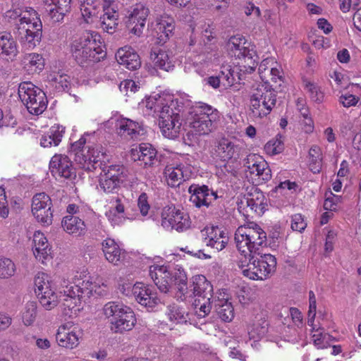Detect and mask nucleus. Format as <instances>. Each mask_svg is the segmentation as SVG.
Returning a JSON list of instances; mask_svg holds the SVG:
<instances>
[{
    "label": "nucleus",
    "mask_w": 361,
    "mask_h": 361,
    "mask_svg": "<svg viewBox=\"0 0 361 361\" xmlns=\"http://www.w3.org/2000/svg\"><path fill=\"white\" fill-rule=\"evenodd\" d=\"M137 206L140 210L142 215L146 216L150 207L147 202V195L146 193L142 192L139 196L137 200Z\"/></svg>",
    "instance_id": "338daca9"
},
{
    "label": "nucleus",
    "mask_w": 361,
    "mask_h": 361,
    "mask_svg": "<svg viewBox=\"0 0 361 361\" xmlns=\"http://www.w3.org/2000/svg\"><path fill=\"white\" fill-rule=\"evenodd\" d=\"M262 158V157L255 154H250L244 159V166L247 169L250 173L254 174L255 166L258 164Z\"/></svg>",
    "instance_id": "680f3d73"
},
{
    "label": "nucleus",
    "mask_w": 361,
    "mask_h": 361,
    "mask_svg": "<svg viewBox=\"0 0 361 361\" xmlns=\"http://www.w3.org/2000/svg\"><path fill=\"white\" fill-rule=\"evenodd\" d=\"M243 228H239L235 234V241L238 251L243 256L244 259H240L239 263L246 262L247 258L254 255L259 254L256 249L252 247V244L247 238L244 236Z\"/></svg>",
    "instance_id": "bb28decb"
},
{
    "label": "nucleus",
    "mask_w": 361,
    "mask_h": 361,
    "mask_svg": "<svg viewBox=\"0 0 361 361\" xmlns=\"http://www.w3.org/2000/svg\"><path fill=\"white\" fill-rule=\"evenodd\" d=\"M303 85L313 102L319 104L323 102L324 93L319 85L307 80H303Z\"/></svg>",
    "instance_id": "ea45409f"
},
{
    "label": "nucleus",
    "mask_w": 361,
    "mask_h": 361,
    "mask_svg": "<svg viewBox=\"0 0 361 361\" xmlns=\"http://www.w3.org/2000/svg\"><path fill=\"white\" fill-rule=\"evenodd\" d=\"M29 18L16 30L13 35L17 40L28 49H33L39 45L42 37V23L37 12L31 7H25Z\"/></svg>",
    "instance_id": "f257e3e1"
},
{
    "label": "nucleus",
    "mask_w": 361,
    "mask_h": 361,
    "mask_svg": "<svg viewBox=\"0 0 361 361\" xmlns=\"http://www.w3.org/2000/svg\"><path fill=\"white\" fill-rule=\"evenodd\" d=\"M238 147L228 139L222 138L216 146V152L224 160L231 159L238 152Z\"/></svg>",
    "instance_id": "c9c22d12"
},
{
    "label": "nucleus",
    "mask_w": 361,
    "mask_h": 361,
    "mask_svg": "<svg viewBox=\"0 0 361 361\" xmlns=\"http://www.w3.org/2000/svg\"><path fill=\"white\" fill-rule=\"evenodd\" d=\"M37 315V303L34 301H30L25 305V310L23 314V322L25 325H31L35 319Z\"/></svg>",
    "instance_id": "3c124183"
},
{
    "label": "nucleus",
    "mask_w": 361,
    "mask_h": 361,
    "mask_svg": "<svg viewBox=\"0 0 361 361\" xmlns=\"http://www.w3.org/2000/svg\"><path fill=\"white\" fill-rule=\"evenodd\" d=\"M18 94L30 114L39 115L47 109L48 100L46 94L31 82H20Z\"/></svg>",
    "instance_id": "6e6552de"
},
{
    "label": "nucleus",
    "mask_w": 361,
    "mask_h": 361,
    "mask_svg": "<svg viewBox=\"0 0 361 361\" xmlns=\"http://www.w3.org/2000/svg\"><path fill=\"white\" fill-rule=\"evenodd\" d=\"M97 49L102 48L97 43V40L92 34L89 32L84 33L71 44V51L83 49L90 52L91 50Z\"/></svg>",
    "instance_id": "2f4dec72"
},
{
    "label": "nucleus",
    "mask_w": 361,
    "mask_h": 361,
    "mask_svg": "<svg viewBox=\"0 0 361 361\" xmlns=\"http://www.w3.org/2000/svg\"><path fill=\"white\" fill-rule=\"evenodd\" d=\"M27 66L35 67V71H41L44 68V60L41 55L38 54H30L26 59Z\"/></svg>",
    "instance_id": "4d7b16f0"
},
{
    "label": "nucleus",
    "mask_w": 361,
    "mask_h": 361,
    "mask_svg": "<svg viewBox=\"0 0 361 361\" xmlns=\"http://www.w3.org/2000/svg\"><path fill=\"white\" fill-rule=\"evenodd\" d=\"M131 154L135 161H141L145 168L152 167L160 161L157 157V151L149 143L140 144L137 149L131 150Z\"/></svg>",
    "instance_id": "412c9836"
},
{
    "label": "nucleus",
    "mask_w": 361,
    "mask_h": 361,
    "mask_svg": "<svg viewBox=\"0 0 361 361\" xmlns=\"http://www.w3.org/2000/svg\"><path fill=\"white\" fill-rule=\"evenodd\" d=\"M307 223L300 214H295L292 216L291 228L293 231L302 232L305 229Z\"/></svg>",
    "instance_id": "052dcab7"
},
{
    "label": "nucleus",
    "mask_w": 361,
    "mask_h": 361,
    "mask_svg": "<svg viewBox=\"0 0 361 361\" xmlns=\"http://www.w3.org/2000/svg\"><path fill=\"white\" fill-rule=\"evenodd\" d=\"M166 173L168 176V184L171 187L178 186L184 180L183 171L179 167L167 169Z\"/></svg>",
    "instance_id": "de8ad7c7"
},
{
    "label": "nucleus",
    "mask_w": 361,
    "mask_h": 361,
    "mask_svg": "<svg viewBox=\"0 0 361 361\" xmlns=\"http://www.w3.org/2000/svg\"><path fill=\"white\" fill-rule=\"evenodd\" d=\"M186 122L199 135H209L216 128L218 111L207 104L197 106L189 112Z\"/></svg>",
    "instance_id": "423d86ee"
},
{
    "label": "nucleus",
    "mask_w": 361,
    "mask_h": 361,
    "mask_svg": "<svg viewBox=\"0 0 361 361\" xmlns=\"http://www.w3.org/2000/svg\"><path fill=\"white\" fill-rule=\"evenodd\" d=\"M35 286L36 287L35 292L37 296L42 294L43 292L52 288L49 280V276L44 273L39 274L35 276Z\"/></svg>",
    "instance_id": "a18cd8bd"
},
{
    "label": "nucleus",
    "mask_w": 361,
    "mask_h": 361,
    "mask_svg": "<svg viewBox=\"0 0 361 361\" xmlns=\"http://www.w3.org/2000/svg\"><path fill=\"white\" fill-rule=\"evenodd\" d=\"M81 2L82 15L87 20L97 14V9L101 5L102 0H81Z\"/></svg>",
    "instance_id": "58836bf2"
},
{
    "label": "nucleus",
    "mask_w": 361,
    "mask_h": 361,
    "mask_svg": "<svg viewBox=\"0 0 361 361\" xmlns=\"http://www.w3.org/2000/svg\"><path fill=\"white\" fill-rule=\"evenodd\" d=\"M5 21L13 27V30L22 25L28 18L29 16L23 14V8H15L7 11L4 16Z\"/></svg>",
    "instance_id": "f704fd0d"
},
{
    "label": "nucleus",
    "mask_w": 361,
    "mask_h": 361,
    "mask_svg": "<svg viewBox=\"0 0 361 361\" xmlns=\"http://www.w3.org/2000/svg\"><path fill=\"white\" fill-rule=\"evenodd\" d=\"M168 315L171 321H176L178 323H185L187 322L188 313L184 308L175 304L168 306Z\"/></svg>",
    "instance_id": "a19ab883"
},
{
    "label": "nucleus",
    "mask_w": 361,
    "mask_h": 361,
    "mask_svg": "<svg viewBox=\"0 0 361 361\" xmlns=\"http://www.w3.org/2000/svg\"><path fill=\"white\" fill-rule=\"evenodd\" d=\"M47 6L46 12L53 23L62 22L64 17L71 11V0H42Z\"/></svg>",
    "instance_id": "6ab92c4d"
},
{
    "label": "nucleus",
    "mask_w": 361,
    "mask_h": 361,
    "mask_svg": "<svg viewBox=\"0 0 361 361\" xmlns=\"http://www.w3.org/2000/svg\"><path fill=\"white\" fill-rule=\"evenodd\" d=\"M92 152L93 153L92 156L94 157V159L92 160L94 168V171L99 169L102 173V172H107L114 176H118L122 178H128V171L124 165L121 164L109 165L106 164L105 159H106V155L104 150H94Z\"/></svg>",
    "instance_id": "dca6fc26"
},
{
    "label": "nucleus",
    "mask_w": 361,
    "mask_h": 361,
    "mask_svg": "<svg viewBox=\"0 0 361 361\" xmlns=\"http://www.w3.org/2000/svg\"><path fill=\"white\" fill-rule=\"evenodd\" d=\"M317 334H314L312 336L314 344L317 346L318 348H327L330 346L329 343V341L334 340V338L329 334L319 332V331H317Z\"/></svg>",
    "instance_id": "603ef678"
},
{
    "label": "nucleus",
    "mask_w": 361,
    "mask_h": 361,
    "mask_svg": "<svg viewBox=\"0 0 361 361\" xmlns=\"http://www.w3.org/2000/svg\"><path fill=\"white\" fill-rule=\"evenodd\" d=\"M116 58L120 64L131 71L136 70L141 66L139 55L131 47L119 49L116 54Z\"/></svg>",
    "instance_id": "b1692460"
},
{
    "label": "nucleus",
    "mask_w": 361,
    "mask_h": 361,
    "mask_svg": "<svg viewBox=\"0 0 361 361\" xmlns=\"http://www.w3.org/2000/svg\"><path fill=\"white\" fill-rule=\"evenodd\" d=\"M104 1L106 3V0ZM102 7L104 13L100 17L101 27L106 32L113 34L118 26V14L113 9L110 11L109 6L106 4Z\"/></svg>",
    "instance_id": "7c9ffc66"
},
{
    "label": "nucleus",
    "mask_w": 361,
    "mask_h": 361,
    "mask_svg": "<svg viewBox=\"0 0 361 361\" xmlns=\"http://www.w3.org/2000/svg\"><path fill=\"white\" fill-rule=\"evenodd\" d=\"M61 225L63 230L69 234L81 235L85 234L86 231L84 221L74 215H67L63 217Z\"/></svg>",
    "instance_id": "c756f323"
},
{
    "label": "nucleus",
    "mask_w": 361,
    "mask_h": 361,
    "mask_svg": "<svg viewBox=\"0 0 361 361\" xmlns=\"http://www.w3.org/2000/svg\"><path fill=\"white\" fill-rule=\"evenodd\" d=\"M93 290L94 287L92 283L83 281L82 286L75 284L66 286L63 292H60V295L73 299L80 298L81 301L83 298H89L92 295Z\"/></svg>",
    "instance_id": "393cba45"
},
{
    "label": "nucleus",
    "mask_w": 361,
    "mask_h": 361,
    "mask_svg": "<svg viewBox=\"0 0 361 361\" xmlns=\"http://www.w3.org/2000/svg\"><path fill=\"white\" fill-rule=\"evenodd\" d=\"M149 276L161 292L166 293L172 288V273L166 267L150 266Z\"/></svg>",
    "instance_id": "aec40b11"
},
{
    "label": "nucleus",
    "mask_w": 361,
    "mask_h": 361,
    "mask_svg": "<svg viewBox=\"0 0 361 361\" xmlns=\"http://www.w3.org/2000/svg\"><path fill=\"white\" fill-rule=\"evenodd\" d=\"M149 14V9L143 4H136L126 21L127 27L131 32L140 36L145 25L147 18Z\"/></svg>",
    "instance_id": "f3484780"
},
{
    "label": "nucleus",
    "mask_w": 361,
    "mask_h": 361,
    "mask_svg": "<svg viewBox=\"0 0 361 361\" xmlns=\"http://www.w3.org/2000/svg\"><path fill=\"white\" fill-rule=\"evenodd\" d=\"M281 238V226L277 224L273 226L269 231V236L267 237V241H269V247H278Z\"/></svg>",
    "instance_id": "864d4df0"
},
{
    "label": "nucleus",
    "mask_w": 361,
    "mask_h": 361,
    "mask_svg": "<svg viewBox=\"0 0 361 361\" xmlns=\"http://www.w3.org/2000/svg\"><path fill=\"white\" fill-rule=\"evenodd\" d=\"M153 62L156 67L165 71H169L174 67L167 51L163 49H159L157 53H154Z\"/></svg>",
    "instance_id": "4c0bfd02"
},
{
    "label": "nucleus",
    "mask_w": 361,
    "mask_h": 361,
    "mask_svg": "<svg viewBox=\"0 0 361 361\" xmlns=\"http://www.w3.org/2000/svg\"><path fill=\"white\" fill-rule=\"evenodd\" d=\"M149 108L154 109V112L157 114L159 126L163 135L169 139L176 138L183 122V114H180V111H174L164 99L157 100L154 106H150Z\"/></svg>",
    "instance_id": "f03ea898"
},
{
    "label": "nucleus",
    "mask_w": 361,
    "mask_h": 361,
    "mask_svg": "<svg viewBox=\"0 0 361 361\" xmlns=\"http://www.w3.org/2000/svg\"><path fill=\"white\" fill-rule=\"evenodd\" d=\"M34 243V254L36 255V257L47 259L51 253V248L49 247L48 241L43 234L35 235Z\"/></svg>",
    "instance_id": "e433bc0d"
},
{
    "label": "nucleus",
    "mask_w": 361,
    "mask_h": 361,
    "mask_svg": "<svg viewBox=\"0 0 361 361\" xmlns=\"http://www.w3.org/2000/svg\"><path fill=\"white\" fill-rule=\"evenodd\" d=\"M227 241V240H220V238L211 237L206 241V245L216 249L217 251H221L225 247Z\"/></svg>",
    "instance_id": "774afa93"
},
{
    "label": "nucleus",
    "mask_w": 361,
    "mask_h": 361,
    "mask_svg": "<svg viewBox=\"0 0 361 361\" xmlns=\"http://www.w3.org/2000/svg\"><path fill=\"white\" fill-rule=\"evenodd\" d=\"M0 50L1 54L10 58L15 57L18 54L17 44L11 32H0Z\"/></svg>",
    "instance_id": "72a5a7b5"
},
{
    "label": "nucleus",
    "mask_w": 361,
    "mask_h": 361,
    "mask_svg": "<svg viewBox=\"0 0 361 361\" xmlns=\"http://www.w3.org/2000/svg\"><path fill=\"white\" fill-rule=\"evenodd\" d=\"M16 266L8 258L0 257V278L8 279L14 275Z\"/></svg>",
    "instance_id": "49530a36"
},
{
    "label": "nucleus",
    "mask_w": 361,
    "mask_h": 361,
    "mask_svg": "<svg viewBox=\"0 0 361 361\" xmlns=\"http://www.w3.org/2000/svg\"><path fill=\"white\" fill-rule=\"evenodd\" d=\"M175 290V296L178 300L184 301L188 295L190 294L188 283L178 285H172V288Z\"/></svg>",
    "instance_id": "13d9d810"
},
{
    "label": "nucleus",
    "mask_w": 361,
    "mask_h": 361,
    "mask_svg": "<svg viewBox=\"0 0 361 361\" xmlns=\"http://www.w3.org/2000/svg\"><path fill=\"white\" fill-rule=\"evenodd\" d=\"M359 100V98L357 97H355L353 94H342L339 97V102L344 106V107H350L355 106Z\"/></svg>",
    "instance_id": "0e129e2a"
},
{
    "label": "nucleus",
    "mask_w": 361,
    "mask_h": 361,
    "mask_svg": "<svg viewBox=\"0 0 361 361\" xmlns=\"http://www.w3.org/2000/svg\"><path fill=\"white\" fill-rule=\"evenodd\" d=\"M99 185L100 188L106 193L117 192L123 184L114 181L109 178H106L99 173Z\"/></svg>",
    "instance_id": "c03bdc74"
},
{
    "label": "nucleus",
    "mask_w": 361,
    "mask_h": 361,
    "mask_svg": "<svg viewBox=\"0 0 361 361\" xmlns=\"http://www.w3.org/2000/svg\"><path fill=\"white\" fill-rule=\"evenodd\" d=\"M190 294L189 297H197L195 300V308L199 307L198 317H204L209 314L212 310V301L215 298L213 296V286L203 275H196L191 279Z\"/></svg>",
    "instance_id": "39448f33"
},
{
    "label": "nucleus",
    "mask_w": 361,
    "mask_h": 361,
    "mask_svg": "<svg viewBox=\"0 0 361 361\" xmlns=\"http://www.w3.org/2000/svg\"><path fill=\"white\" fill-rule=\"evenodd\" d=\"M49 169L53 176L72 180L76 177L75 169L66 155L55 154L49 162Z\"/></svg>",
    "instance_id": "2eb2a0df"
},
{
    "label": "nucleus",
    "mask_w": 361,
    "mask_h": 361,
    "mask_svg": "<svg viewBox=\"0 0 361 361\" xmlns=\"http://www.w3.org/2000/svg\"><path fill=\"white\" fill-rule=\"evenodd\" d=\"M127 288H126L123 285L121 291L126 295H128L131 292L137 302L147 308V310H152L160 302L156 296V293L148 286L142 283H136L132 288L128 284H127Z\"/></svg>",
    "instance_id": "f8f14e48"
},
{
    "label": "nucleus",
    "mask_w": 361,
    "mask_h": 361,
    "mask_svg": "<svg viewBox=\"0 0 361 361\" xmlns=\"http://www.w3.org/2000/svg\"><path fill=\"white\" fill-rule=\"evenodd\" d=\"M214 307L219 317L225 322H231L234 317V308L227 298H214L212 301V307Z\"/></svg>",
    "instance_id": "c85d7f7f"
},
{
    "label": "nucleus",
    "mask_w": 361,
    "mask_h": 361,
    "mask_svg": "<svg viewBox=\"0 0 361 361\" xmlns=\"http://www.w3.org/2000/svg\"><path fill=\"white\" fill-rule=\"evenodd\" d=\"M70 77L67 75H57L52 80L55 82L56 88L59 91L68 92L71 89Z\"/></svg>",
    "instance_id": "6e6d98bb"
},
{
    "label": "nucleus",
    "mask_w": 361,
    "mask_h": 361,
    "mask_svg": "<svg viewBox=\"0 0 361 361\" xmlns=\"http://www.w3.org/2000/svg\"><path fill=\"white\" fill-rule=\"evenodd\" d=\"M71 52L76 62L82 66L99 62L106 56V52L103 49H92L90 52L83 49Z\"/></svg>",
    "instance_id": "a878e982"
},
{
    "label": "nucleus",
    "mask_w": 361,
    "mask_h": 361,
    "mask_svg": "<svg viewBox=\"0 0 361 361\" xmlns=\"http://www.w3.org/2000/svg\"><path fill=\"white\" fill-rule=\"evenodd\" d=\"M71 327L70 323L59 326L56 335L59 345L72 349L79 344V336L81 333L76 327L71 330Z\"/></svg>",
    "instance_id": "4be33fe9"
},
{
    "label": "nucleus",
    "mask_w": 361,
    "mask_h": 361,
    "mask_svg": "<svg viewBox=\"0 0 361 361\" xmlns=\"http://www.w3.org/2000/svg\"><path fill=\"white\" fill-rule=\"evenodd\" d=\"M104 315L111 318V329L115 333L122 334L131 330L136 318L132 309L116 302H109L103 307Z\"/></svg>",
    "instance_id": "7ed1b4c3"
},
{
    "label": "nucleus",
    "mask_w": 361,
    "mask_h": 361,
    "mask_svg": "<svg viewBox=\"0 0 361 361\" xmlns=\"http://www.w3.org/2000/svg\"><path fill=\"white\" fill-rule=\"evenodd\" d=\"M276 92L265 82L259 85L250 97V116L261 119L270 114L276 103Z\"/></svg>",
    "instance_id": "20e7f679"
},
{
    "label": "nucleus",
    "mask_w": 361,
    "mask_h": 361,
    "mask_svg": "<svg viewBox=\"0 0 361 361\" xmlns=\"http://www.w3.org/2000/svg\"><path fill=\"white\" fill-rule=\"evenodd\" d=\"M85 143L86 139L84 137H80L71 145L69 153L71 156H74L73 159L80 168L87 171H94V157L92 156V152L103 151V148L101 146L87 147L86 150Z\"/></svg>",
    "instance_id": "9d476101"
},
{
    "label": "nucleus",
    "mask_w": 361,
    "mask_h": 361,
    "mask_svg": "<svg viewBox=\"0 0 361 361\" xmlns=\"http://www.w3.org/2000/svg\"><path fill=\"white\" fill-rule=\"evenodd\" d=\"M161 218V225L164 228L171 227L180 232L190 226L188 216L175 207H169L167 210H164Z\"/></svg>",
    "instance_id": "4468645a"
},
{
    "label": "nucleus",
    "mask_w": 361,
    "mask_h": 361,
    "mask_svg": "<svg viewBox=\"0 0 361 361\" xmlns=\"http://www.w3.org/2000/svg\"><path fill=\"white\" fill-rule=\"evenodd\" d=\"M281 136L278 135L275 139L269 140L264 146V150L270 155H275L281 153L284 149L283 142Z\"/></svg>",
    "instance_id": "09e8293b"
},
{
    "label": "nucleus",
    "mask_w": 361,
    "mask_h": 361,
    "mask_svg": "<svg viewBox=\"0 0 361 361\" xmlns=\"http://www.w3.org/2000/svg\"><path fill=\"white\" fill-rule=\"evenodd\" d=\"M217 76L219 78L222 86L226 87L233 85L235 80L234 71L230 66H223Z\"/></svg>",
    "instance_id": "79ce46f5"
},
{
    "label": "nucleus",
    "mask_w": 361,
    "mask_h": 361,
    "mask_svg": "<svg viewBox=\"0 0 361 361\" xmlns=\"http://www.w3.org/2000/svg\"><path fill=\"white\" fill-rule=\"evenodd\" d=\"M8 215V208L4 188L0 187V216L5 219Z\"/></svg>",
    "instance_id": "69168bd1"
},
{
    "label": "nucleus",
    "mask_w": 361,
    "mask_h": 361,
    "mask_svg": "<svg viewBox=\"0 0 361 361\" xmlns=\"http://www.w3.org/2000/svg\"><path fill=\"white\" fill-rule=\"evenodd\" d=\"M52 201L45 192L35 194L32 199V214L37 222L49 226L53 221Z\"/></svg>",
    "instance_id": "9b49d317"
},
{
    "label": "nucleus",
    "mask_w": 361,
    "mask_h": 361,
    "mask_svg": "<svg viewBox=\"0 0 361 361\" xmlns=\"http://www.w3.org/2000/svg\"><path fill=\"white\" fill-rule=\"evenodd\" d=\"M172 273V285L188 283V277L185 271L181 267L176 269Z\"/></svg>",
    "instance_id": "bf43d9fd"
},
{
    "label": "nucleus",
    "mask_w": 361,
    "mask_h": 361,
    "mask_svg": "<svg viewBox=\"0 0 361 361\" xmlns=\"http://www.w3.org/2000/svg\"><path fill=\"white\" fill-rule=\"evenodd\" d=\"M243 232L245 233L244 236L247 238L250 244H252V247L256 249L257 252L259 246L267 245V233L259 225L255 224L252 227L244 228Z\"/></svg>",
    "instance_id": "cd10ccee"
},
{
    "label": "nucleus",
    "mask_w": 361,
    "mask_h": 361,
    "mask_svg": "<svg viewBox=\"0 0 361 361\" xmlns=\"http://www.w3.org/2000/svg\"><path fill=\"white\" fill-rule=\"evenodd\" d=\"M115 128L116 133L127 140L137 139L144 132L142 126L139 123L126 118L117 119Z\"/></svg>",
    "instance_id": "a211bd4d"
},
{
    "label": "nucleus",
    "mask_w": 361,
    "mask_h": 361,
    "mask_svg": "<svg viewBox=\"0 0 361 361\" xmlns=\"http://www.w3.org/2000/svg\"><path fill=\"white\" fill-rule=\"evenodd\" d=\"M341 202V197L334 195L332 192L330 193L329 197H326L324 203V208L326 210L334 211L336 209L337 204Z\"/></svg>",
    "instance_id": "e2e57ef3"
},
{
    "label": "nucleus",
    "mask_w": 361,
    "mask_h": 361,
    "mask_svg": "<svg viewBox=\"0 0 361 361\" xmlns=\"http://www.w3.org/2000/svg\"><path fill=\"white\" fill-rule=\"evenodd\" d=\"M247 43L245 37L242 36H232L227 42L228 49L230 54L238 59H244L246 65L244 66L245 71L252 73L256 68L257 56L255 51L249 49L245 46Z\"/></svg>",
    "instance_id": "1a4fd4ad"
},
{
    "label": "nucleus",
    "mask_w": 361,
    "mask_h": 361,
    "mask_svg": "<svg viewBox=\"0 0 361 361\" xmlns=\"http://www.w3.org/2000/svg\"><path fill=\"white\" fill-rule=\"evenodd\" d=\"M40 304L47 310H51L57 305L58 296L51 289L44 291L37 296Z\"/></svg>",
    "instance_id": "37998d69"
},
{
    "label": "nucleus",
    "mask_w": 361,
    "mask_h": 361,
    "mask_svg": "<svg viewBox=\"0 0 361 361\" xmlns=\"http://www.w3.org/2000/svg\"><path fill=\"white\" fill-rule=\"evenodd\" d=\"M190 194V201L197 208L203 206L209 207L212 201L218 198L216 192L206 185L192 184L188 188Z\"/></svg>",
    "instance_id": "ddd939ff"
},
{
    "label": "nucleus",
    "mask_w": 361,
    "mask_h": 361,
    "mask_svg": "<svg viewBox=\"0 0 361 361\" xmlns=\"http://www.w3.org/2000/svg\"><path fill=\"white\" fill-rule=\"evenodd\" d=\"M65 132V128L59 126H52L49 130L46 133L47 135L50 136L51 142L54 146H57L61 141L63 134Z\"/></svg>",
    "instance_id": "5fc2aeb1"
},
{
    "label": "nucleus",
    "mask_w": 361,
    "mask_h": 361,
    "mask_svg": "<svg viewBox=\"0 0 361 361\" xmlns=\"http://www.w3.org/2000/svg\"><path fill=\"white\" fill-rule=\"evenodd\" d=\"M102 250L106 259L111 264L118 265L121 260V250L114 239L107 238L102 243Z\"/></svg>",
    "instance_id": "473e14b6"
},
{
    "label": "nucleus",
    "mask_w": 361,
    "mask_h": 361,
    "mask_svg": "<svg viewBox=\"0 0 361 361\" xmlns=\"http://www.w3.org/2000/svg\"><path fill=\"white\" fill-rule=\"evenodd\" d=\"M255 255L247 258L246 262L239 263V267L245 276L252 280H264L274 272L276 259L270 254H265L256 259Z\"/></svg>",
    "instance_id": "0eeeda50"
},
{
    "label": "nucleus",
    "mask_w": 361,
    "mask_h": 361,
    "mask_svg": "<svg viewBox=\"0 0 361 361\" xmlns=\"http://www.w3.org/2000/svg\"><path fill=\"white\" fill-rule=\"evenodd\" d=\"M174 30V19L168 15L161 16L157 19L154 27L157 43L161 45L164 44L173 35Z\"/></svg>",
    "instance_id": "5701e85b"
},
{
    "label": "nucleus",
    "mask_w": 361,
    "mask_h": 361,
    "mask_svg": "<svg viewBox=\"0 0 361 361\" xmlns=\"http://www.w3.org/2000/svg\"><path fill=\"white\" fill-rule=\"evenodd\" d=\"M254 173L264 181H268L271 178V171L267 162L262 158L255 166Z\"/></svg>",
    "instance_id": "8fccbe9b"
}]
</instances>
